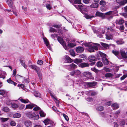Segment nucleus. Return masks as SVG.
Returning a JSON list of instances; mask_svg holds the SVG:
<instances>
[{
    "instance_id": "1",
    "label": "nucleus",
    "mask_w": 127,
    "mask_h": 127,
    "mask_svg": "<svg viewBox=\"0 0 127 127\" xmlns=\"http://www.w3.org/2000/svg\"><path fill=\"white\" fill-rule=\"evenodd\" d=\"M84 45L88 47V51L90 52H95L94 50H98V47L100 45L97 43L89 42L85 43Z\"/></svg>"
},
{
    "instance_id": "2",
    "label": "nucleus",
    "mask_w": 127,
    "mask_h": 127,
    "mask_svg": "<svg viewBox=\"0 0 127 127\" xmlns=\"http://www.w3.org/2000/svg\"><path fill=\"white\" fill-rule=\"evenodd\" d=\"M75 6L77 9H78L79 11H80L81 12H82V13L84 15V16L86 19H90L94 17V16L93 15H89L87 14L86 13L84 12L82 9H83L85 12H87L88 11V10L87 8H83V6L81 5H75Z\"/></svg>"
},
{
    "instance_id": "3",
    "label": "nucleus",
    "mask_w": 127,
    "mask_h": 127,
    "mask_svg": "<svg viewBox=\"0 0 127 127\" xmlns=\"http://www.w3.org/2000/svg\"><path fill=\"white\" fill-rule=\"evenodd\" d=\"M29 66L31 69L34 70L37 73L39 79H41L42 75L40 68L37 66L34 65H30Z\"/></svg>"
},
{
    "instance_id": "4",
    "label": "nucleus",
    "mask_w": 127,
    "mask_h": 127,
    "mask_svg": "<svg viewBox=\"0 0 127 127\" xmlns=\"http://www.w3.org/2000/svg\"><path fill=\"white\" fill-rule=\"evenodd\" d=\"M27 115L30 118H32L34 120H38L39 118V115H36L34 113H32L30 112H27Z\"/></svg>"
},
{
    "instance_id": "5",
    "label": "nucleus",
    "mask_w": 127,
    "mask_h": 127,
    "mask_svg": "<svg viewBox=\"0 0 127 127\" xmlns=\"http://www.w3.org/2000/svg\"><path fill=\"white\" fill-rule=\"evenodd\" d=\"M57 40L60 43L63 45V47H64L65 49H67V46L65 44V43L64 39L62 38L60 36H58Z\"/></svg>"
},
{
    "instance_id": "6",
    "label": "nucleus",
    "mask_w": 127,
    "mask_h": 127,
    "mask_svg": "<svg viewBox=\"0 0 127 127\" xmlns=\"http://www.w3.org/2000/svg\"><path fill=\"white\" fill-rule=\"evenodd\" d=\"M77 67V65L73 63L66 66V68L70 71L71 70V69L76 68Z\"/></svg>"
},
{
    "instance_id": "7",
    "label": "nucleus",
    "mask_w": 127,
    "mask_h": 127,
    "mask_svg": "<svg viewBox=\"0 0 127 127\" xmlns=\"http://www.w3.org/2000/svg\"><path fill=\"white\" fill-rule=\"evenodd\" d=\"M97 83L95 82H87L86 84L89 87H95L97 84Z\"/></svg>"
},
{
    "instance_id": "8",
    "label": "nucleus",
    "mask_w": 127,
    "mask_h": 127,
    "mask_svg": "<svg viewBox=\"0 0 127 127\" xmlns=\"http://www.w3.org/2000/svg\"><path fill=\"white\" fill-rule=\"evenodd\" d=\"M106 38L108 40L112 39L113 38V34L111 33L109 31H108L105 34Z\"/></svg>"
},
{
    "instance_id": "9",
    "label": "nucleus",
    "mask_w": 127,
    "mask_h": 127,
    "mask_svg": "<svg viewBox=\"0 0 127 127\" xmlns=\"http://www.w3.org/2000/svg\"><path fill=\"white\" fill-rule=\"evenodd\" d=\"M43 123L45 125L50 124L52 125H53L54 122L49 119L47 118L44 120Z\"/></svg>"
},
{
    "instance_id": "10",
    "label": "nucleus",
    "mask_w": 127,
    "mask_h": 127,
    "mask_svg": "<svg viewBox=\"0 0 127 127\" xmlns=\"http://www.w3.org/2000/svg\"><path fill=\"white\" fill-rule=\"evenodd\" d=\"M43 39L45 43V44H46L47 47L50 50H51L52 48L49 45V43L47 38L45 37H43Z\"/></svg>"
},
{
    "instance_id": "11",
    "label": "nucleus",
    "mask_w": 127,
    "mask_h": 127,
    "mask_svg": "<svg viewBox=\"0 0 127 127\" xmlns=\"http://www.w3.org/2000/svg\"><path fill=\"white\" fill-rule=\"evenodd\" d=\"M76 50L77 53H81L84 51V48L82 47H78L76 48Z\"/></svg>"
},
{
    "instance_id": "12",
    "label": "nucleus",
    "mask_w": 127,
    "mask_h": 127,
    "mask_svg": "<svg viewBox=\"0 0 127 127\" xmlns=\"http://www.w3.org/2000/svg\"><path fill=\"white\" fill-rule=\"evenodd\" d=\"M79 67L83 68L85 67H88L89 66V64L87 63H82L79 65Z\"/></svg>"
},
{
    "instance_id": "13",
    "label": "nucleus",
    "mask_w": 127,
    "mask_h": 127,
    "mask_svg": "<svg viewBox=\"0 0 127 127\" xmlns=\"http://www.w3.org/2000/svg\"><path fill=\"white\" fill-rule=\"evenodd\" d=\"M120 53L121 55L123 58L126 59L127 58V56H126V53L125 51L121 50H120Z\"/></svg>"
},
{
    "instance_id": "14",
    "label": "nucleus",
    "mask_w": 127,
    "mask_h": 127,
    "mask_svg": "<svg viewBox=\"0 0 127 127\" xmlns=\"http://www.w3.org/2000/svg\"><path fill=\"white\" fill-rule=\"evenodd\" d=\"M83 74L87 78L91 77L92 75L91 72L88 71L84 72Z\"/></svg>"
},
{
    "instance_id": "15",
    "label": "nucleus",
    "mask_w": 127,
    "mask_h": 127,
    "mask_svg": "<svg viewBox=\"0 0 127 127\" xmlns=\"http://www.w3.org/2000/svg\"><path fill=\"white\" fill-rule=\"evenodd\" d=\"M87 92L89 93V94H91V95L92 96H94L98 93V92H97L94 91H88Z\"/></svg>"
},
{
    "instance_id": "16",
    "label": "nucleus",
    "mask_w": 127,
    "mask_h": 127,
    "mask_svg": "<svg viewBox=\"0 0 127 127\" xmlns=\"http://www.w3.org/2000/svg\"><path fill=\"white\" fill-rule=\"evenodd\" d=\"M83 61V60L81 59H76L74 61V63L77 64H78Z\"/></svg>"
},
{
    "instance_id": "17",
    "label": "nucleus",
    "mask_w": 127,
    "mask_h": 127,
    "mask_svg": "<svg viewBox=\"0 0 127 127\" xmlns=\"http://www.w3.org/2000/svg\"><path fill=\"white\" fill-rule=\"evenodd\" d=\"M102 61L103 63L105 65H107L109 64V61L108 59L105 57L103 58Z\"/></svg>"
},
{
    "instance_id": "18",
    "label": "nucleus",
    "mask_w": 127,
    "mask_h": 127,
    "mask_svg": "<svg viewBox=\"0 0 127 127\" xmlns=\"http://www.w3.org/2000/svg\"><path fill=\"white\" fill-rule=\"evenodd\" d=\"M95 15L96 16L101 17L102 18H104L105 17V14H104L99 12H96L95 13Z\"/></svg>"
},
{
    "instance_id": "19",
    "label": "nucleus",
    "mask_w": 127,
    "mask_h": 127,
    "mask_svg": "<svg viewBox=\"0 0 127 127\" xmlns=\"http://www.w3.org/2000/svg\"><path fill=\"white\" fill-rule=\"evenodd\" d=\"M90 7L92 8H97L98 7V3L97 2L93 3L90 6Z\"/></svg>"
},
{
    "instance_id": "20",
    "label": "nucleus",
    "mask_w": 127,
    "mask_h": 127,
    "mask_svg": "<svg viewBox=\"0 0 127 127\" xmlns=\"http://www.w3.org/2000/svg\"><path fill=\"white\" fill-rule=\"evenodd\" d=\"M95 59V57L94 55H91L88 57V60L90 62L94 61Z\"/></svg>"
},
{
    "instance_id": "21",
    "label": "nucleus",
    "mask_w": 127,
    "mask_h": 127,
    "mask_svg": "<svg viewBox=\"0 0 127 127\" xmlns=\"http://www.w3.org/2000/svg\"><path fill=\"white\" fill-rule=\"evenodd\" d=\"M19 100H20L21 102L25 103H28L29 102V100L27 99H23L21 97L19 98Z\"/></svg>"
},
{
    "instance_id": "22",
    "label": "nucleus",
    "mask_w": 127,
    "mask_h": 127,
    "mask_svg": "<svg viewBox=\"0 0 127 127\" xmlns=\"http://www.w3.org/2000/svg\"><path fill=\"white\" fill-rule=\"evenodd\" d=\"M111 106L114 110L118 108L119 107V105L116 103H114L112 104Z\"/></svg>"
},
{
    "instance_id": "23",
    "label": "nucleus",
    "mask_w": 127,
    "mask_h": 127,
    "mask_svg": "<svg viewBox=\"0 0 127 127\" xmlns=\"http://www.w3.org/2000/svg\"><path fill=\"white\" fill-rule=\"evenodd\" d=\"M66 61V62L68 63H71L72 62V59L68 56H66L65 57Z\"/></svg>"
},
{
    "instance_id": "24",
    "label": "nucleus",
    "mask_w": 127,
    "mask_h": 127,
    "mask_svg": "<svg viewBox=\"0 0 127 127\" xmlns=\"http://www.w3.org/2000/svg\"><path fill=\"white\" fill-rule=\"evenodd\" d=\"M124 22V21L122 19L117 20L116 21V24H122Z\"/></svg>"
},
{
    "instance_id": "25",
    "label": "nucleus",
    "mask_w": 127,
    "mask_h": 127,
    "mask_svg": "<svg viewBox=\"0 0 127 127\" xmlns=\"http://www.w3.org/2000/svg\"><path fill=\"white\" fill-rule=\"evenodd\" d=\"M7 3L10 7H12L13 5V3L12 0H8L7 1Z\"/></svg>"
},
{
    "instance_id": "26",
    "label": "nucleus",
    "mask_w": 127,
    "mask_h": 127,
    "mask_svg": "<svg viewBox=\"0 0 127 127\" xmlns=\"http://www.w3.org/2000/svg\"><path fill=\"white\" fill-rule=\"evenodd\" d=\"M8 83H10L11 84H13L14 86H16L17 83L14 82L10 78L7 80Z\"/></svg>"
},
{
    "instance_id": "27",
    "label": "nucleus",
    "mask_w": 127,
    "mask_h": 127,
    "mask_svg": "<svg viewBox=\"0 0 127 127\" xmlns=\"http://www.w3.org/2000/svg\"><path fill=\"white\" fill-rule=\"evenodd\" d=\"M112 52L113 54L118 58V56L120 53V52L119 51L115 50H113L112 51Z\"/></svg>"
},
{
    "instance_id": "28",
    "label": "nucleus",
    "mask_w": 127,
    "mask_h": 127,
    "mask_svg": "<svg viewBox=\"0 0 127 127\" xmlns=\"http://www.w3.org/2000/svg\"><path fill=\"white\" fill-rule=\"evenodd\" d=\"M33 94L34 96L36 97H40V94L37 91H34L33 92Z\"/></svg>"
},
{
    "instance_id": "29",
    "label": "nucleus",
    "mask_w": 127,
    "mask_h": 127,
    "mask_svg": "<svg viewBox=\"0 0 127 127\" xmlns=\"http://www.w3.org/2000/svg\"><path fill=\"white\" fill-rule=\"evenodd\" d=\"M39 113L40 115V116L41 117H45L46 115L44 113V112L42 110H40V111H39Z\"/></svg>"
},
{
    "instance_id": "30",
    "label": "nucleus",
    "mask_w": 127,
    "mask_h": 127,
    "mask_svg": "<svg viewBox=\"0 0 127 127\" xmlns=\"http://www.w3.org/2000/svg\"><path fill=\"white\" fill-rule=\"evenodd\" d=\"M35 104H30L27 105L26 108L32 109L33 108Z\"/></svg>"
},
{
    "instance_id": "31",
    "label": "nucleus",
    "mask_w": 127,
    "mask_h": 127,
    "mask_svg": "<svg viewBox=\"0 0 127 127\" xmlns=\"http://www.w3.org/2000/svg\"><path fill=\"white\" fill-rule=\"evenodd\" d=\"M80 71L78 70H75V76H77L80 75Z\"/></svg>"
},
{
    "instance_id": "32",
    "label": "nucleus",
    "mask_w": 127,
    "mask_h": 127,
    "mask_svg": "<svg viewBox=\"0 0 127 127\" xmlns=\"http://www.w3.org/2000/svg\"><path fill=\"white\" fill-rule=\"evenodd\" d=\"M21 115L20 114V113H16L13 115V117L14 118H20Z\"/></svg>"
},
{
    "instance_id": "33",
    "label": "nucleus",
    "mask_w": 127,
    "mask_h": 127,
    "mask_svg": "<svg viewBox=\"0 0 127 127\" xmlns=\"http://www.w3.org/2000/svg\"><path fill=\"white\" fill-rule=\"evenodd\" d=\"M20 62L21 65L23 66L25 68H26L27 67V66L25 65V63L24 61L22 60H20Z\"/></svg>"
},
{
    "instance_id": "34",
    "label": "nucleus",
    "mask_w": 127,
    "mask_h": 127,
    "mask_svg": "<svg viewBox=\"0 0 127 127\" xmlns=\"http://www.w3.org/2000/svg\"><path fill=\"white\" fill-rule=\"evenodd\" d=\"M96 65L98 67H101L103 66V64L101 62L99 61L97 63Z\"/></svg>"
},
{
    "instance_id": "35",
    "label": "nucleus",
    "mask_w": 127,
    "mask_h": 127,
    "mask_svg": "<svg viewBox=\"0 0 127 127\" xmlns=\"http://www.w3.org/2000/svg\"><path fill=\"white\" fill-rule=\"evenodd\" d=\"M72 1L76 4H81V0H73Z\"/></svg>"
},
{
    "instance_id": "36",
    "label": "nucleus",
    "mask_w": 127,
    "mask_h": 127,
    "mask_svg": "<svg viewBox=\"0 0 127 127\" xmlns=\"http://www.w3.org/2000/svg\"><path fill=\"white\" fill-rule=\"evenodd\" d=\"M116 42L119 45L122 44L124 43V42L122 41V39H120L117 41Z\"/></svg>"
},
{
    "instance_id": "37",
    "label": "nucleus",
    "mask_w": 127,
    "mask_h": 127,
    "mask_svg": "<svg viewBox=\"0 0 127 127\" xmlns=\"http://www.w3.org/2000/svg\"><path fill=\"white\" fill-rule=\"evenodd\" d=\"M25 124L26 126H30L32 124L31 122L29 121H25Z\"/></svg>"
},
{
    "instance_id": "38",
    "label": "nucleus",
    "mask_w": 127,
    "mask_h": 127,
    "mask_svg": "<svg viewBox=\"0 0 127 127\" xmlns=\"http://www.w3.org/2000/svg\"><path fill=\"white\" fill-rule=\"evenodd\" d=\"M6 93V91L4 90H0V95H3Z\"/></svg>"
},
{
    "instance_id": "39",
    "label": "nucleus",
    "mask_w": 127,
    "mask_h": 127,
    "mask_svg": "<svg viewBox=\"0 0 127 127\" xmlns=\"http://www.w3.org/2000/svg\"><path fill=\"white\" fill-rule=\"evenodd\" d=\"M34 106H35V107L33 108V110L35 111H36L39 110L40 111V110H41L39 107L35 104Z\"/></svg>"
},
{
    "instance_id": "40",
    "label": "nucleus",
    "mask_w": 127,
    "mask_h": 127,
    "mask_svg": "<svg viewBox=\"0 0 127 127\" xmlns=\"http://www.w3.org/2000/svg\"><path fill=\"white\" fill-rule=\"evenodd\" d=\"M49 31L50 32H56L57 30L56 29L53 28L52 27H50V28Z\"/></svg>"
},
{
    "instance_id": "41",
    "label": "nucleus",
    "mask_w": 127,
    "mask_h": 127,
    "mask_svg": "<svg viewBox=\"0 0 127 127\" xmlns=\"http://www.w3.org/2000/svg\"><path fill=\"white\" fill-rule=\"evenodd\" d=\"M126 3H127V2L126 0H122L121 1V2L119 3V4L121 5H125Z\"/></svg>"
},
{
    "instance_id": "42",
    "label": "nucleus",
    "mask_w": 127,
    "mask_h": 127,
    "mask_svg": "<svg viewBox=\"0 0 127 127\" xmlns=\"http://www.w3.org/2000/svg\"><path fill=\"white\" fill-rule=\"evenodd\" d=\"M96 109L98 111H102L103 110L104 108L101 106H99L96 108Z\"/></svg>"
},
{
    "instance_id": "43",
    "label": "nucleus",
    "mask_w": 127,
    "mask_h": 127,
    "mask_svg": "<svg viewBox=\"0 0 127 127\" xmlns=\"http://www.w3.org/2000/svg\"><path fill=\"white\" fill-rule=\"evenodd\" d=\"M113 75L111 73H108L105 74V76L106 77H112Z\"/></svg>"
},
{
    "instance_id": "44",
    "label": "nucleus",
    "mask_w": 127,
    "mask_h": 127,
    "mask_svg": "<svg viewBox=\"0 0 127 127\" xmlns=\"http://www.w3.org/2000/svg\"><path fill=\"white\" fill-rule=\"evenodd\" d=\"M112 12L111 11H109V12H107L105 13V15H111L112 13ZM110 17L111 18H112L113 17L112 16H110Z\"/></svg>"
},
{
    "instance_id": "45",
    "label": "nucleus",
    "mask_w": 127,
    "mask_h": 127,
    "mask_svg": "<svg viewBox=\"0 0 127 127\" xmlns=\"http://www.w3.org/2000/svg\"><path fill=\"white\" fill-rule=\"evenodd\" d=\"M101 45L103 47L105 48H108V44H106L103 43H101Z\"/></svg>"
},
{
    "instance_id": "46",
    "label": "nucleus",
    "mask_w": 127,
    "mask_h": 127,
    "mask_svg": "<svg viewBox=\"0 0 127 127\" xmlns=\"http://www.w3.org/2000/svg\"><path fill=\"white\" fill-rule=\"evenodd\" d=\"M0 119L2 122H6L9 119V118H0Z\"/></svg>"
},
{
    "instance_id": "47",
    "label": "nucleus",
    "mask_w": 127,
    "mask_h": 127,
    "mask_svg": "<svg viewBox=\"0 0 127 127\" xmlns=\"http://www.w3.org/2000/svg\"><path fill=\"white\" fill-rule=\"evenodd\" d=\"M2 110L5 112H9V109L7 107H4L2 109Z\"/></svg>"
},
{
    "instance_id": "48",
    "label": "nucleus",
    "mask_w": 127,
    "mask_h": 127,
    "mask_svg": "<svg viewBox=\"0 0 127 127\" xmlns=\"http://www.w3.org/2000/svg\"><path fill=\"white\" fill-rule=\"evenodd\" d=\"M99 4L101 5H104L106 4V3L105 1L103 0H102L100 2Z\"/></svg>"
},
{
    "instance_id": "49",
    "label": "nucleus",
    "mask_w": 127,
    "mask_h": 127,
    "mask_svg": "<svg viewBox=\"0 0 127 127\" xmlns=\"http://www.w3.org/2000/svg\"><path fill=\"white\" fill-rule=\"evenodd\" d=\"M91 70L92 71H94L96 73H97L99 71V70L96 69L95 67H94L92 68H91Z\"/></svg>"
},
{
    "instance_id": "50",
    "label": "nucleus",
    "mask_w": 127,
    "mask_h": 127,
    "mask_svg": "<svg viewBox=\"0 0 127 127\" xmlns=\"http://www.w3.org/2000/svg\"><path fill=\"white\" fill-rule=\"evenodd\" d=\"M12 107L13 108H17L18 107V106L16 104L13 103L12 105Z\"/></svg>"
},
{
    "instance_id": "51",
    "label": "nucleus",
    "mask_w": 127,
    "mask_h": 127,
    "mask_svg": "<svg viewBox=\"0 0 127 127\" xmlns=\"http://www.w3.org/2000/svg\"><path fill=\"white\" fill-rule=\"evenodd\" d=\"M68 46L70 47H73L76 46V44L72 43H69L68 44Z\"/></svg>"
},
{
    "instance_id": "52",
    "label": "nucleus",
    "mask_w": 127,
    "mask_h": 127,
    "mask_svg": "<svg viewBox=\"0 0 127 127\" xmlns=\"http://www.w3.org/2000/svg\"><path fill=\"white\" fill-rule=\"evenodd\" d=\"M6 102L7 104L8 105H10L12 104L11 101L9 99L6 100Z\"/></svg>"
},
{
    "instance_id": "53",
    "label": "nucleus",
    "mask_w": 127,
    "mask_h": 127,
    "mask_svg": "<svg viewBox=\"0 0 127 127\" xmlns=\"http://www.w3.org/2000/svg\"><path fill=\"white\" fill-rule=\"evenodd\" d=\"M16 123L14 121H12L10 122V125L12 126H15Z\"/></svg>"
},
{
    "instance_id": "54",
    "label": "nucleus",
    "mask_w": 127,
    "mask_h": 127,
    "mask_svg": "<svg viewBox=\"0 0 127 127\" xmlns=\"http://www.w3.org/2000/svg\"><path fill=\"white\" fill-rule=\"evenodd\" d=\"M46 7L49 10L52 7L50 5L48 4H46Z\"/></svg>"
},
{
    "instance_id": "55",
    "label": "nucleus",
    "mask_w": 127,
    "mask_h": 127,
    "mask_svg": "<svg viewBox=\"0 0 127 127\" xmlns=\"http://www.w3.org/2000/svg\"><path fill=\"white\" fill-rule=\"evenodd\" d=\"M57 36L58 34L56 33L52 34L51 35V37L53 38H55L56 37H57Z\"/></svg>"
},
{
    "instance_id": "56",
    "label": "nucleus",
    "mask_w": 127,
    "mask_h": 127,
    "mask_svg": "<svg viewBox=\"0 0 127 127\" xmlns=\"http://www.w3.org/2000/svg\"><path fill=\"white\" fill-rule=\"evenodd\" d=\"M107 30L108 31H110L112 32H114L115 31V30L110 27L108 28Z\"/></svg>"
},
{
    "instance_id": "57",
    "label": "nucleus",
    "mask_w": 127,
    "mask_h": 127,
    "mask_svg": "<svg viewBox=\"0 0 127 127\" xmlns=\"http://www.w3.org/2000/svg\"><path fill=\"white\" fill-rule=\"evenodd\" d=\"M63 116L65 118V119L67 121H68L69 120V118L65 114H63Z\"/></svg>"
},
{
    "instance_id": "58",
    "label": "nucleus",
    "mask_w": 127,
    "mask_h": 127,
    "mask_svg": "<svg viewBox=\"0 0 127 127\" xmlns=\"http://www.w3.org/2000/svg\"><path fill=\"white\" fill-rule=\"evenodd\" d=\"M100 55L101 57H102V58L103 57H105L106 58V55L103 53H101L100 54Z\"/></svg>"
},
{
    "instance_id": "59",
    "label": "nucleus",
    "mask_w": 127,
    "mask_h": 127,
    "mask_svg": "<svg viewBox=\"0 0 127 127\" xmlns=\"http://www.w3.org/2000/svg\"><path fill=\"white\" fill-rule=\"evenodd\" d=\"M127 77V75H123L120 78L121 80H124L125 78Z\"/></svg>"
},
{
    "instance_id": "60",
    "label": "nucleus",
    "mask_w": 127,
    "mask_h": 127,
    "mask_svg": "<svg viewBox=\"0 0 127 127\" xmlns=\"http://www.w3.org/2000/svg\"><path fill=\"white\" fill-rule=\"evenodd\" d=\"M37 64L39 65H42L43 64V62L41 60H38L37 62Z\"/></svg>"
},
{
    "instance_id": "61",
    "label": "nucleus",
    "mask_w": 127,
    "mask_h": 127,
    "mask_svg": "<svg viewBox=\"0 0 127 127\" xmlns=\"http://www.w3.org/2000/svg\"><path fill=\"white\" fill-rule=\"evenodd\" d=\"M70 54L72 56H75V53L74 52H73V50H71L70 51Z\"/></svg>"
},
{
    "instance_id": "62",
    "label": "nucleus",
    "mask_w": 127,
    "mask_h": 127,
    "mask_svg": "<svg viewBox=\"0 0 127 127\" xmlns=\"http://www.w3.org/2000/svg\"><path fill=\"white\" fill-rule=\"evenodd\" d=\"M100 114L102 117H105V114L104 112H100Z\"/></svg>"
},
{
    "instance_id": "63",
    "label": "nucleus",
    "mask_w": 127,
    "mask_h": 127,
    "mask_svg": "<svg viewBox=\"0 0 127 127\" xmlns=\"http://www.w3.org/2000/svg\"><path fill=\"white\" fill-rule=\"evenodd\" d=\"M90 0H83V2L85 4H88L90 3Z\"/></svg>"
},
{
    "instance_id": "64",
    "label": "nucleus",
    "mask_w": 127,
    "mask_h": 127,
    "mask_svg": "<svg viewBox=\"0 0 127 127\" xmlns=\"http://www.w3.org/2000/svg\"><path fill=\"white\" fill-rule=\"evenodd\" d=\"M86 100L88 102H91L93 100V99L92 98H88L86 99Z\"/></svg>"
}]
</instances>
